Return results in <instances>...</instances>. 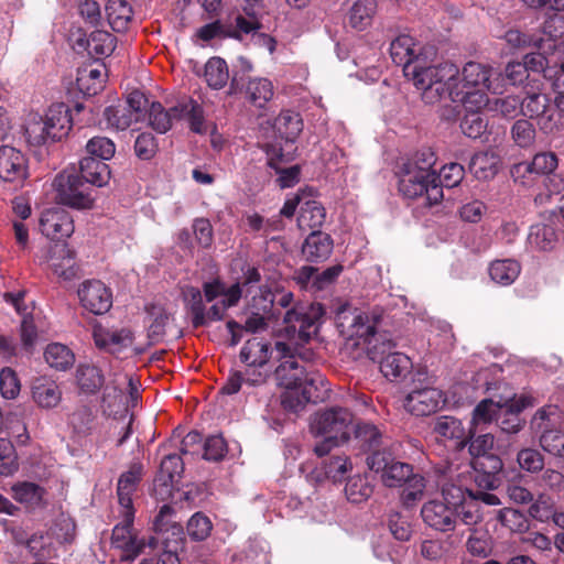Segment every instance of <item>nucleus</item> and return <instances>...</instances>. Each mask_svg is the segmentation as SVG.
<instances>
[{"label":"nucleus","mask_w":564,"mask_h":564,"mask_svg":"<svg viewBox=\"0 0 564 564\" xmlns=\"http://www.w3.org/2000/svg\"><path fill=\"white\" fill-rule=\"evenodd\" d=\"M88 156L105 161L113 156L116 152L115 143L106 137L91 138L86 144Z\"/></svg>","instance_id":"64"},{"label":"nucleus","mask_w":564,"mask_h":564,"mask_svg":"<svg viewBox=\"0 0 564 564\" xmlns=\"http://www.w3.org/2000/svg\"><path fill=\"white\" fill-rule=\"evenodd\" d=\"M40 228L44 236L53 240L70 237L74 232V220L62 207H52L42 213Z\"/></svg>","instance_id":"18"},{"label":"nucleus","mask_w":564,"mask_h":564,"mask_svg":"<svg viewBox=\"0 0 564 564\" xmlns=\"http://www.w3.org/2000/svg\"><path fill=\"white\" fill-rule=\"evenodd\" d=\"M490 76L491 68L480 63L468 62L462 70L451 62L441 63L435 65L423 101L433 105L447 96L466 110H480L488 104V90L500 93L498 87H492Z\"/></svg>","instance_id":"1"},{"label":"nucleus","mask_w":564,"mask_h":564,"mask_svg":"<svg viewBox=\"0 0 564 564\" xmlns=\"http://www.w3.org/2000/svg\"><path fill=\"white\" fill-rule=\"evenodd\" d=\"M241 11L248 17L239 14L236 18V28L240 33L249 34L261 28L260 18L267 11V0H238Z\"/></svg>","instance_id":"28"},{"label":"nucleus","mask_w":564,"mask_h":564,"mask_svg":"<svg viewBox=\"0 0 564 564\" xmlns=\"http://www.w3.org/2000/svg\"><path fill=\"white\" fill-rule=\"evenodd\" d=\"M421 517L429 528L442 533L454 531L458 523L456 508L440 499L424 502L421 508Z\"/></svg>","instance_id":"14"},{"label":"nucleus","mask_w":564,"mask_h":564,"mask_svg":"<svg viewBox=\"0 0 564 564\" xmlns=\"http://www.w3.org/2000/svg\"><path fill=\"white\" fill-rule=\"evenodd\" d=\"M79 387L87 392L97 391L105 382L102 370L94 365H82L77 370Z\"/></svg>","instance_id":"54"},{"label":"nucleus","mask_w":564,"mask_h":564,"mask_svg":"<svg viewBox=\"0 0 564 564\" xmlns=\"http://www.w3.org/2000/svg\"><path fill=\"white\" fill-rule=\"evenodd\" d=\"M557 417V406H544L532 417L531 427L540 433V445L545 452L556 457H564V432L554 427Z\"/></svg>","instance_id":"8"},{"label":"nucleus","mask_w":564,"mask_h":564,"mask_svg":"<svg viewBox=\"0 0 564 564\" xmlns=\"http://www.w3.org/2000/svg\"><path fill=\"white\" fill-rule=\"evenodd\" d=\"M180 109H182L181 118L188 120L193 132L199 134L207 132L203 108L196 101L189 100L184 105H180Z\"/></svg>","instance_id":"59"},{"label":"nucleus","mask_w":564,"mask_h":564,"mask_svg":"<svg viewBox=\"0 0 564 564\" xmlns=\"http://www.w3.org/2000/svg\"><path fill=\"white\" fill-rule=\"evenodd\" d=\"M425 372H417V381L420 386L414 382L413 389L408 393L404 400V408L417 416L430 415L436 412L445 403L443 392L426 382L422 383V380H426Z\"/></svg>","instance_id":"11"},{"label":"nucleus","mask_w":564,"mask_h":564,"mask_svg":"<svg viewBox=\"0 0 564 564\" xmlns=\"http://www.w3.org/2000/svg\"><path fill=\"white\" fill-rule=\"evenodd\" d=\"M434 162V154L429 153L422 166H417L416 162L405 163L400 173V193L411 199L423 195L427 182L434 180V171L431 170Z\"/></svg>","instance_id":"12"},{"label":"nucleus","mask_w":564,"mask_h":564,"mask_svg":"<svg viewBox=\"0 0 564 564\" xmlns=\"http://www.w3.org/2000/svg\"><path fill=\"white\" fill-rule=\"evenodd\" d=\"M479 110H467L460 122L463 133L471 139L480 138L487 130V121L478 113Z\"/></svg>","instance_id":"63"},{"label":"nucleus","mask_w":564,"mask_h":564,"mask_svg":"<svg viewBox=\"0 0 564 564\" xmlns=\"http://www.w3.org/2000/svg\"><path fill=\"white\" fill-rule=\"evenodd\" d=\"M108 380L105 387L104 403L108 408L122 404L123 388L128 389L130 401L132 405L137 404L139 398V382L132 377L122 373L118 368L113 373L108 375Z\"/></svg>","instance_id":"19"},{"label":"nucleus","mask_w":564,"mask_h":564,"mask_svg":"<svg viewBox=\"0 0 564 564\" xmlns=\"http://www.w3.org/2000/svg\"><path fill=\"white\" fill-rule=\"evenodd\" d=\"M182 109L175 106L165 110L160 102H152L149 108V124L159 133H165L175 119H180Z\"/></svg>","instance_id":"40"},{"label":"nucleus","mask_w":564,"mask_h":564,"mask_svg":"<svg viewBox=\"0 0 564 564\" xmlns=\"http://www.w3.org/2000/svg\"><path fill=\"white\" fill-rule=\"evenodd\" d=\"M107 72L102 64L87 65L78 68L76 85L85 96H95L104 89Z\"/></svg>","instance_id":"27"},{"label":"nucleus","mask_w":564,"mask_h":564,"mask_svg":"<svg viewBox=\"0 0 564 564\" xmlns=\"http://www.w3.org/2000/svg\"><path fill=\"white\" fill-rule=\"evenodd\" d=\"M56 200L63 205L77 209H87L93 206L94 199L90 187L85 184L75 171H64L54 180Z\"/></svg>","instance_id":"9"},{"label":"nucleus","mask_w":564,"mask_h":564,"mask_svg":"<svg viewBox=\"0 0 564 564\" xmlns=\"http://www.w3.org/2000/svg\"><path fill=\"white\" fill-rule=\"evenodd\" d=\"M521 112L531 119H536L544 132H552L555 126L553 121V110L550 99L545 94L532 93L521 101Z\"/></svg>","instance_id":"20"},{"label":"nucleus","mask_w":564,"mask_h":564,"mask_svg":"<svg viewBox=\"0 0 564 564\" xmlns=\"http://www.w3.org/2000/svg\"><path fill=\"white\" fill-rule=\"evenodd\" d=\"M274 128L286 141H294L303 130V121L300 113L285 110L275 118Z\"/></svg>","instance_id":"44"},{"label":"nucleus","mask_w":564,"mask_h":564,"mask_svg":"<svg viewBox=\"0 0 564 564\" xmlns=\"http://www.w3.org/2000/svg\"><path fill=\"white\" fill-rule=\"evenodd\" d=\"M419 50L414 39L406 34L399 35L390 45L392 61L402 65L404 76L412 82L423 97V93L431 85L435 65H430Z\"/></svg>","instance_id":"6"},{"label":"nucleus","mask_w":564,"mask_h":564,"mask_svg":"<svg viewBox=\"0 0 564 564\" xmlns=\"http://www.w3.org/2000/svg\"><path fill=\"white\" fill-rule=\"evenodd\" d=\"M184 470L182 458L176 454L166 455L161 462L160 473L155 479V486L164 487L165 492L178 482Z\"/></svg>","instance_id":"33"},{"label":"nucleus","mask_w":564,"mask_h":564,"mask_svg":"<svg viewBox=\"0 0 564 564\" xmlns=\"http://www.w3.org/2000/svg\"><path fill=\"white\" fill-rule=\"evenodd\" d=\"M319 390L327 391V387L322 388L321 384L311 386L304 383L302 387L285 388L281 397L282 405L288 411L299 412L310 401L323 398Z\"/></svg>","instance_id":"24"},{"label":"nucleus","mask_w":564,"mask_h":564,"mask_svg":"<svg viewBox=\"0 0 564 564\" xmlns=\"http://www.w3.org/2000/svg\"><path fill=\"white\" fill-rule=\"evenodd\" d=\"M351 468L352 465L347 456H333L324 464V475L333 482H340Z\"/></svg>","instance_id":"60"},{"label":"nucleus","mask_w":564,"mask_h":564,"mask_svg":"<svg viewBox=\"0 0 564 564\" xmlns=\"http://www.w3.org/2000/svg\"><path fill=\"white\" fill-rule=\"evenodd\" d=\"M104 116L108 126L117 130H126L133 122H137L134 117H132L131 109L127 108L124 105L106 108Z\"/></svg>","instance_id":"57"},{"label":"nucleus","mask_w":564,"mask_h":564,"mask_svg":"<svg viewBox=\"0 0 564 564\" xmlns=\"http://www.w3.org/2000/svg\"><path fill=\"white\" fill-rule=\"evenodd\" d=\"M108 22L113 31L123 32L132 19V8L126 0H108L106 6Z\"/></svg>","instance_id":"39"},{"label":"nucleus","mask_w":564,"mask_h":564,"mask_svg":"<svg viewBox=\"0 0 564 564\" xmlns=\"http://www.w3.org/2000/svg\"><path fill=\"white\" fill-rule=\"evenodd\" d=\"M120 514L122 521L112 530L111 544L113 547L122 551L121 557L123 560H133L145 547V541L138 539L132 529L134 512H131L129 517L126 511H120Z\"/></svg>","instance_id":"15"},{"label":"nucleus","mask_w":564,"mask_h":564,"mask_svg":"<svg viewBox=\"0 0 564 564\" xmlns=\"http://www.w3.org/2000/svg\"><path fill=\"white\" fill-rule=\"evenodd\" d=\"M273 94V85L267 78H250L247 83V98L257 107H263L271 100Z\"/></svg>","instance_id":"49"},{"label":"nucleus","mask_w":564,"mask_h":564,"mask_svg":"<svg viewBox=\"0 0 564 564\" xmlns=\"http://www.w3.org/2000/svg\"><path fill=\"white\" fill-rule=\"evenodd\" d=\"M116 47V39L107 31L95 30L86 42V50L89 55L100 58L109 56Z\"/></svg>","instance_id":"48"},{"label":"nucleus","mask_w":564,"mask_h":564,"mask_svg":"<svg viewBox=\"0 0 564 564\" xmlns=\"http://www.w3.org/2000/svg\"><path fill=\"white\" fill-rule=\"evenodd\" d=\"M141 479V466H132L130 470L122 474L118 480L117 495L121 510L128 512V517L131 512H134L132 505V495L135 491L137 485Z\"/></svg>","instance_id":"31"},{"label":"nucleus","mask_w":564,"mask_h":564,"mask_svg":"<svg viewBox=\"0 0 564 564\" xmlns=\"http://www.w3.org/2000/svg\"><path fill=\"white\" fill-rule=\"evenodd\" d=\"M50 268L64 281H72L78 275V267L75 263L73 252L64 245L54 246L50 250Z\"/></svg>","instance_id":"26"},{"label":"nucleus","mask_w":564,"mask_h":564,"mask_svg":"<svg viewBox=\"0 0 564 564\" xmlns=\"http://www.w3.org/2000/svg\"><path fill=\"white\" fill-rule=\"evenodd\" d=\"M532 404L533 399L531 397L521 395L501 405L497 417L500 429L506 433H518L523 423L519 413Z\"/></svg>","instance_id":"22"},{"label":"nucleus","mask_w":564,"mask_h":564,"mask_svg":"<svg viewBox=\"0 0 564 564\" xmlns=\"http://www.w3.org/2000/svg\"><path fill=\"white\" fill-rule=\"evenodd\" d=\"M303 344H297L292 339H289V343H275L274 349L280 360V365L275 369L278 383L284 388L302 387L304 383L311 386L321 384L322 388H326L327 380L322 375L310 372L299 365L295 354L297 347Z\"/></svg>","instance_id":"7"},{"label":"nucleus","mask_w":564,"mask_h":564,"mask_svg":"<svg viewBox=\"0 0 564 564\" xmlns=\"http://www.w3.org/2000/svg\"><path fill=\"white\" fill-rule=\"evenodd\" d=\"M204 296L213 305L205 311L203 296L198 289L191 288L187 292L188 305L193 316V325L199 327L209 321H220L225 317L228 308L237 306L241 299L239 284L227 286L219 280L204 283Z\"/></svg>","instance_id":"4"},{"label":"nucleus","mask_w":564,"mask_h":564,"mask_svg":"<svg viewBox=\"0 0 564 564\" xmlns=\"http://www.w3.org/2000/svg\"><path fill=\"white\" fill-rule=\"evenodd\" d=\"M530 163L536 176H546L550 182L554 183L553 188L550 189L551 193H560L564 188L563 180L558 178L556 175H552L558 164V160L555 153H538L533 156Z\"/></svg>","instance_id":"32"},{"label":"nucleus","mask_w":564,"mask_h":564,"mask_svg":"<svg viewBox=\"0 0 564 564\" xmlns=\"http://www.w3.org/2000/svg\"><path fill=\"white\" fill-rule=\"evenodd\" d=\"M521 272L518 261L512 259L496 260L489 267V274L494 282L507 286L512 284Z\"/></svg>","instance_id":"43"},{"label":"nucleus","mask_w":564,"mask_h":564,"mask_svg":"<svg viewBox=\"0 0 564 564\" xmlns=\"http://www.w3.org/2000/svg\"><path fill=\"white\" fill-rule=\"evenodd\" d=\"M366 463L375 473L381 474V481L389 488L401 487L413 474L412 465L397 460L386 449L371 453Z\"/></svg>","instance_id":"10"},{"label":"nucleus","mask_w":564,"mask_h":564,"mask_svg":"<svg viewBox=\"0 0 564 564\" xmlns=\"http://www.w3.org/2000/svg\"><path fill=\"white\" fill-rule=\"evenodd\" d=\"M28 174L25 155L9 145L0 147V178L4 182H22Z\"/></svg>","instance_id":"21"},{"label":"nucleus","mask_w":564,"mask_h":564,"mask_svg":"<svg viewBox=\"0 0 564 564\" xmlns=\"http://www.w3.org/2000/svg\"><path fill=\"white\" fill-rule=\"evenodd\" d=\"M387 315L380 307L371 311L343 307L336 316L337 326L340 332L350 337H357L373 350L386 352V348L395 346L391 337H387V330L382 328Z\"/></svg>","instance_id":"2"},{"label":"nucleus","mask_w":564,"mask_h":564,"mask_svg":"<svg viewBox=\"0 0 564 564\" xmlns=\"http://www.w3.org/2000/svg\"><path fill=\"white\" fill-rule=\"evenodd\" d=\"M82 305L96 315L107 313L112 305L110 290L99 280H87L78 289Z\"/></svg>","instance_id":"17"},{"label":"nucleus","mask_w":564,"mask_h":564,"mask_svg":"<svg viewBox=\"0 0 564 564\" xmlns=\"http://www.w3.org/2000/svg\"><path fill=\"white\" fill-rule=\"evenodd\" d=\"M499 156L491 152L485 151L476 153L470 161L469 169L471 173L479 180H488L496 175L499 169Z\"/></svg>","instance_id":"41"},{"label":"nucleus","mask_w":564,"mask_h":564,"mask_svg":"<svg viewBox=\"0 0 564 564\" xmlns=\"http://www.w3.org/2000/svg\"><path fill=\"white\" fill-rule=\"evenodd\" d=\"M271 355L270 343L259 337H252L245 343L239 357L249 367H262L269 361Z\"/></svg>","instance_id":"30"},{"label":"nucleus","mask_w":564,"mask_h":564,"mask_svg":"<svg viewBox=\"0 0 564 564\" xmlns=\"http://www.w3.org/2000/svg\"><path fill=\"white\" fill-rule=\"evenodd\" d=\"M326 218L325 208L316 200H306L301 205L297 226L301 230H318Z\"/></svg>","instance_id":"38"},{"label":"nucleus","mask_w":564,"mask_h":564,"mask_svg":"<svg viewBox=\"0 0 564 564\" xmlns=\"http://www.w3.org/2000/svg\"><path fill=\"white\" fill-rule=\"evenodd\" d=\"M354 426L352 413L341 406H332L316 411L310 416L308 429L313 437H321L313 452L323 457L347 443Z\"/></svg>","instance_id":"3"},{"label":"nucleus","mask_w":564,"mask_h":564,"mask_svg":"<svg viewBox=\"0 0 564 564\" xmlns=\"http://www.w3.org/2000/svg\"><path fill=\"white\" fill-rule=\"evenodd\" d=\"M43 120L51 133V140L55 142L61 141L72 129L69 109L65 104L52 105L43 116Z\"/></svg>","instance_id":"25"},{"label":"nucleus","mask_w":564,"mask_h":564,"mask_svg":"<svg viewBox=\"0 0 564 564\" xmlns=\"http://www.w3.org/2000/svg\"><path fill=\"white\" fill-rule=\"evenodd\" d=\"M402 486L401 500L408 508L413 507L416 502L422 500L427 490V484L424 477L414 473Z\"/></svg>","instance_id":"52"},{"label":"nucleus","mask_w":564,"mask_h":564,"mask_svg":"<svg viewBox=\"0 0 564 564\" xmlns=\"http://www.w3.org/2000/svg\"><path fill=\"white\" fill-rule=\"evenodd\" d=\"M24 131L26 140L32 145L53 143L51 133L40 113H30L25 120Z\"/></svg>","instance_id":"47"},{"label":"nucleus","mask_w":564,"mask_h":564,"mask_svg":"<svg viewBox=\"0 0 564 564\" xmlns=\"http://www.w3.org/2000/svg\"><path fill=\"white\" fill-rule=\"evenodd\" d=\"M32 400L42 409H53L62 400V390L50 377L40 376L31 382Z\"/></svg>","instance_id":"23"},{"label":"nucleus","mask_w":564,"mask_h":564,"mask_svg":"<svg viewBox=\"0 0 564 564\" xmlns=\"http://www.w3.org/2000/svg\"><path fill=\"white\" fill-rule=\"evenodd\" d=\"M500 406V404L490 399L482 400L473 412L471 424L475 430L480 425H486L497 420Z\"/></svg>","instance_id":"62"},{"label":"nucleus","mask_w":564,"mask_h":564,"mask_svg":"<svg viewBox=\"0 0 564 564\" xmlns=\"http://www.w3.org/2000/svg\"><path fill=\"white\" fill-rule=\"evenodd\" d=\"M372 486L365 476L356 475L346 484L345 494L352 503L366 501L372 495Z\"/></svg>","instance_id":"55"},{"label":"nucleus","mask_w":564,"mask_h":564,"mask_svg":"<svg viewBox=\"0 0 564 564\" xmlns=\"http://www.w3.org/2000/svg\"><path fill=\"white\" fill-rule=\"evenodd\" d=\"M355 437L365 451L380 452L379 448L384 446L382 432L371 423L362 422L356 424Z\"/></svg>","instance_id":"42"},{"label":"nucleus","mask_w":564,"mask_h":564,"mask_svg":"<svg viewBox=\"0 0 564 564\" xmlns=\"http://www.w3.org/2000/svg\"><path fill=\"white\" fill-rule=\"evenodd\" d=\"M19 469L18 456L13 444L0 437V475L11 476Z\"/></svg>","instance_id":"61"},{"label":"nucleus","mask_w":564,"mask_h":564,"mask_svg":"<svg viewBox=\"0 0 564 564\" xmlns=\"http://www.w3.org/2000/svg\"><path fill=\"white\" fill-rule=\"evenodd\" d=\"M20 348L30 354L39 340L37 321L33 314L23 316L20 326Z\"/></svg>","instance_id":"56"},{"label":"nucleus","mask_w":564,"mask_h":564,"mask_svg":"<svg viewBox=\"0 0 564 564\" xmlns=\"http://www.w3.org/2000/svg\"><path fill=\"white\" fill-rule=\"evenodd\" d=\"M433 430L441 437L455 441L458 447H464L466 444L467 432L463 423L454 416L444 415L437 417Z\"/></svg>","instance_id":"36"},{"label":"nucleus","mask_w":564,"mask_h":564,"mask_svg":"<svg viewBox=\"0 0 564 564\" xmlns=\"http://www.w3.org/2000/svg\"><path fill=\"white\" fill-rule=\"evenodd\" d=\"M411 369V359L402 352H389L380 361V371L389 380L403 378Z\"/></svg>","instance_id":"37"},{"label":"nucleus","mask_w":564,"mask_h":564,"mask_svg":"<svg viewBox=\"0 0 564 564\" xmlns=\"http://www.w3.org/2000/svg\"><path fill=\"white\" fill-rule=\"evenodd\" d=\"M44 358L51 368L59 371L69 369L75 362L74 352L66 345L59 343L47 345Z\"/></svg>","instance_id":"45"},{"label":"nucleus","mask_w":564,"mask_h":564,"mask_svg":"<svg viewBox=\"0 0 564 564\" xmlns=\"http://www.w3.org/2000/svg\"><path fill=\"white\" fill-rule=\"evenodd\" d=\"M333 251V240L328 234L319 230L312 231L305 239L302 253L310 262L326 260Z\"/></svg>","instance_id":"29"},{"label":"nucleus","mask_w":564,"mask_h":564,"mask_svg":"<svg viewBox=\"0 0 564 564\" xmlns=\"http://www.w3.org/2000/svg\"><path fill=\"white\" fill-rule=\"evenodd\" d=\"M274 306L286 308L283 315L285 333L289 339L295 343H307L317 333L321 321L325 314L319 303H295L294 295L290 291H275Z\"/></svg>","instance_id":"5"},{"label":"nucleus","mask_w":564,"mask_h":564,"mask_svg":"<svg viewBox=\"0 0 564 564\" xmlns=\"http://www.w3.org/2000/svg\"><path fill=\"white\" fill-rule=\"evenodd\" d=\"M174 510L167 506L164 505L161 509L159 514L155 517L153 522L154 531L159 534H165L171 532L172 536L174 538V541H181L183 536V527L178 524L174 519Z\"/></svg>","instance_id":"50"},{"label":"nucleus","mask_w":564,"mask_h":564,"mask_svg":"<svg viewBox=\"0 0 564 564\" xmlns=\"http://www.w3.org/2000/svg\"><path fill=\"white\" fill-rule=\"evenodd\" d=\"M556 241L555 230L551 226L536 225L531 227L529 242L539 250H551Z\"/></svg>","instance_id":"58"},{"label":"nucleus","mask_w":564,"mask_h":564,"mask_svg":"<svg viewBox=\"0 0 564 564\" xmlns=\"http://www.w3.org/2000/svg\"><path fill=\"white\" fill-rule=\"evenodd\" d=\"M462 473L452 465L440 467L435 470L436 485L441 489L443 501L456 508L468 498H473V491L463 487Z\"/></svg>","instance_id":"13"},{"label":"nucleus","mask_w":564,"mask_h":564,"mask_svg":"<svg viewBox=\"0 0 564 564\" xmlns=\"http://www.w3.org/2000/svg\"><path fill=\"white\" fill-rule=\"evenodd\" d=\"M80 178L96 186H104L110 177L109 166L94 156H86L79 163Z\"/></svg>","instance_id":"34"},{"label":"nucleus","mask_w":564,"mask_h":564,"mask_svg":"<svg viewBox=\"0 0 564 564\" xmlns=\"http://www.w3.org/2000/svg\"><path fill=\"white\" fill-rule=\"evenodd\" d=\"M265 376L261 371L246 370L245 372L235 371L230 373L221 391L226 394H235L245 388L261 386L265 382Z\"/></svg>","instance_id":"35"},{"label":"nucleus","mask_w":564,"mask_h":564,"mask_svg":"<svg viewBox=\"0 0 564 564\" xmlns=\"http://www.w3.org/2000/svg\"><path fill=\"white\" fill-rule=\"evenodd\" d=\"M376 11L373 0H359L354 3L349 11V22L352 28L364 30L370 25Z\"/></svg>","instance_id":"53"},{"label":"nucleus","mask_w":564,"mask_h":564,"mask_svg":"<svg viewBox=\"0 0 564 564\" xmlns=\"http://www.w3.org/2000/svg\"><path fill=\"white\" fill-rule=\"evenodd\" d=\"M11 491L15 501L31 508L41 506L45 495L44 488L30 481L13 485Z\"/></svg>","instance_id":"46"},{"label":"nucleus","mask_w":564,"mask_h":564,"mask_svg":"<svg viewBox=\"0 0 564 564\" xmlns=\"http://www.w3.org/2000/svg\"><path fill=\"white\" fill-rule=\"evenodd\" d=\"M204 76L207 85L213 89H221L226 86L229 72L226 62L220 57H212L205 65Z\"/></svg>","instance_id":"51"},{"label":"nucleus","mask_w":564,"mask_h":564,"mask_svg":"<svg viewBox=\"0 0 564 564\" xmlns=\"http://www.w3.org/2000/svg\"><path fill=\"white\" fill-rule=\"evenodd\" d=\"M95 345L111 355H119L133 345L134 336L127 327L108 328L97 324L93 328Z\"/></svg>","instance_id":"16"}]
</instances>
